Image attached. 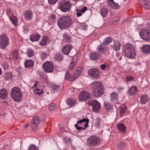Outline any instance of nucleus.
I'll return each instance as SVG.
<instances>
[{
  "label": "nucleus",
  "instance_id": "obj_6",
  "mask_svg": "<svg viewBox=\"0 0 150 150\" xmlns=\"http://www.w3.org/2000/svg\"><path fill=\"white\" fill-rule=\"evenodd\" d=\"M9 39L7 35L3 34L0 35V48L4 49L9 44Z\"/></svg>",
  "mask_w": 150,
  "mask_h": 150
},
{
  "label": "nucleus",
  "instance_id": "obj_13",
  "mask_svg": "<svg viewBox=\"0 0 150 150\" xmlns=\"http://www.w3.org/2000/svg\"><path fill=\"white\" fill-rule=\"evenodd\" d=\"M90 95V94L86 92L83 91L80 93L79 95V99L82 101L88 99L89 98Z\"/></svg>",
  "mask_w": 150,
  "mask_h": 150
},
{
  "label": "nucleus",
  "instance_id": "obj_55",
  "mask_svg": "<svg viewBox=\"0 0 150 150\" xmlns=\"http://www.w3.org/2000/svg\"><path fill=\"white\" fill-rule=\"evenodd\" d=\"M87 10V8L86 7H84L82 8L80 10L81 12L82 13H84L85 11Z\"/></svg>",
  "mask_w": 150,
  "mask_h": 150
},
{
  "label": "nucleus",
  "instance_id": "obj_4",
  "mask_svg": "<svg viewBox=\"0 0 150 150\" xmlns=\"http://www.w3.org/2000/svg\"><path fill=\"white\" fill-rule=\"evenodd\" d=\"M11 95L13 100L16 102L21 101L23 97L20 90L17 87H13L11 90Z\"/></svg>",
  "mask_w": 150,
  "mask_h": 150
},
{
  "label": "nucleus",
  "instance_id": "obj_23",
  "mask_svg": "<svg viewBox=\"0 0 150 150\" xmlns=\"http://www.w3.org/2000/svg\"><path fill=\"white\" fill-rule=\"evenodd\" d=\"M149 99L147 95H142L140 99V103L142 104H145L148 101Z\"/></svg>",
  "mask_w": 150,
  "mask_h": 150
},
{
  "label": "nucleus",
  "instance_id": "obj_51",
  "mask_svg": "<svg viewBox=\"0 0 150 150\" xmlns=\"http://www.w3.org/2000/svg\"><path fill=\"white\" fill-rule=\"evenodd\" d=\"M89 122V120L87 118L86 119V120L84 122H85V124H84V128H85V129L88 127V123Z\"/></svg>",
  "mask_w": 150,
  "mask_h": 150
},
{
  "label": "nucleus",
  "instance_id": "obj_11",
  "mask_svg": "<svg viewBox=\"0 0 150 150\" xmlns=\"http://www.w3.org/2000/svg\"><path fill=\"white\" fill-rule=\"evenodd\" d=\"M140 35L143 40L147 41H150V30L143 29L139 33Z\"/></svg>",
  "mask_w": 150,
  "mask_h": 150
},
{
  "label": "nucleus",
  "instance_id": "obj_52",
  "mask_svg": "<svg viewBox=\"0 0 150 150\" xmlns=\"http://www.w3.org/2000/svg\"><path fill=\"white\" fill-rule=\"evenodd\" d=\"M81 28L82 30H86L87 28V25L83 24L82 25V28Z\"/></svg>",
  "mask_w": 150,
  "mask_h": 150
},
{
  "label": "nucleus",
  "instance_id": "obj_7",
  "mask_svg": "<svg viewBox=\"0 0 150 150\" xmlns=\"http://www.w3.org/2000/svg\"><path fill=\"white\" fill-rule=\"evenodd\" d=\"M88 75L94 79H97L100 76V73L98 69L96 68H91L88 71Z\"/></svg>",
  "mask_w": 150,
  "mask_h": 150
},
{
  "label": "nucleus",
  "instance_id": "obj_60",
  "mask_svg": "<svg viewBox=\"0 0 150 150\" xmlns=\"http://www.w3.org/2000/svg\"><path fill=\"white\" fill-rule=\"evenodd\" d=\"M3 67L5 69H7L8 67V65L6 63H5L4 64Z\"/></svg>",
  "mask_w": 150,
  "mask_h": 150
},
{
  "label": "nucleus",
  "instance_id": "obj_58",
  "mask_svg": "<svg viewBox=\"0 0 150 150\" xmlns=\"http://www.w3.org/2000/svg\"><path fill=\"white\" fill-rule=\"evenodd\" d=\"M71 77L70 74L68 72H66L65 75V79L66 80L69 79Z\"/></svg>",
  "mask_w": 150,
  "mask_h": 150
},
{
  "label": "nucleus",
  "instance_id": "obj_53",
  "mask_svg": "<svg viewBox=\"0 0 150 150\" xmlns=\"http://www.w3.org/2000/svg\"><path fill=\"white\" fill-rule=\"evenodd\" d=\"M77 73H76V74L74 75V76H73L74 77V78H77V77L78 76V75H79L81 72V71L80 70H77Z\"/></svg>",
  "mask_w": 150,
  "mask_h": 150
},
{
  "label": "nucleus",
  "instance_id": "obj_45",
  "mask_svg": "<svg viewBox=\"0 0 150 150\" xmlns=\"http://www.w3.org/2000/svg\"><path fill=\"white\" fill-rule=\"evenodd\" d=\"M64 139L65 140V142L66 143L70 144H71V139L67 137L64 138Z\"/></svg>",
  "mask_w": 150,
  "mask_h": 150
},
{
  "label": "nucleus",
  "instance_id": "obj_49",
  "mask_svg": "<svg viewBox=\"0 0 150 150\" xmlns=\"http://www.w3.org/2000/svg\"><path fill=\"white\" fill-rule=\"evenodd\" d=\"M57 0H48L49 3L51 4H55Z\"/></svg>",
  "mask_w": 150,
  "mask_h": 150
},
{
  "label": "nucleus",
  "instance_id": "obj_20",
  "mask_svg": "<svg viewBox=\"0 0 150 150\" xmlns=\"http://www.w3.org/2000/svg\"><path fill=\"white\" fill-rule=\"evenodd\" d=\"M72 49L71 45H68L65 46L62 50V52L64 54L68 55Z\"/></svg>",
  "mask_w": 150,
  "mask_h": 150
},
{
  "label": "nucleus",
  "instance_id": "obj_25",
  "mask_svg": "<svg viewBox=\"0 0 150 150\" xmlns=\"http://www.w3.org/2000/svg\"><path fill=\"white\" fill-rule=\"evenodd\" d=\"M40 37V35L38 34H35L31 35L30 39L31 41L33 42L38 41Z\"/></svg>",
  "mask_w": 150,
  "mask_h": 150
},
{
  "label": "nucleus",
  "instance_id": "obj_43",
  "mask_svg": "<svg viewBox=\"0 0 150 150\" xmlns=\"http://www.w3.org/2000/svg\"><path fill=\"white\" fill-rule=\"evenodd\" d=\"M46 53L45 52H42L40 54L41 58L42 60L44 59L46 57Z\"/></svg>",
  "mask_w": 150,
  "mask_h": 150
},
{
  "label": "nucleus",
  "instance_id": "obj_1",
  "mask_svg": "<svg viewBox=\"0 0 150 150\" xmlns=\"http://www.w3.org/2000/svg\"><path fill=\"white\" fill-rule=\"evenodd\" d=\"M72 23V20L69 15L60 17L57 22V25L61 30L69 28Z\"/></svg>",
  "mask_w": 150,
  "mask_h": 150
},
{
  "label": "nucleus",
  "instance_id": "obj_38",
  "mask_svg": "<svg viewBox=\"0 0 150 150\" xmlns=\"http://www.w3.org/2000/svg\"><path fill=\"white\" fill-rule=\"evenodd\" d=\"M97 50L99 52H103L106 51V48H103V44H100L98 46Z\"/></svg>",
  "mask_w": 150,
  "mask_h": 150
},
{
  "label": "nucleus",
  "instance_id": "obj_8",
  "mask_svg": "<svg viewBox=\"0 0 150 150\" xmlns=\"http://www.w3.org/2000/svg\"><path fill=\"white\" fill-rule=\"evenodd\" d=\"M88 104L89 106H92V110L94 112H97L101 108L100 103L97 100L88 102Z\"/></svg>",
  "mask_w": 150,
  "mask_h": 150
},
{
  "label": "nucleus",
  "instance_id": "obj_44",
  "mask_svg": "<svg viewBox=\"0 0 150 150\" xmlns=\"http://www.w3.org/2000/svg\"><path fill=\"white\" fill-rule=\"evenodd\" d=\"M74 126L75 128L78 130L81 131L85 129V128L82 127H79L78 125L77 124H75L74 125Z\"/></svg>",
  "mask_w": 150,
  "mask_h": 150
},
{
  "label": "nucleus",
  "instance_id": "obj_37",
  "mask_svg": "<svg viewBox=\"0 0 150 150\" xmlns=\"http://www.w3.org/2000/svg\"><path fill=\"white\" fill-rule=\"evenodd\" d=\"M100 14L103 17H105L107 15L108 13V10L105 8H102L100 10Z\"/></svg>",
  "mask_w": 150,
  "mask_h": 150
},
{
  "label": "nucleus",
  "instance_id": "obj_41",
  "mask_svg": "<svg viewBox=\"0 0 150 150\" xmlns=\"http://www.w3.org/2000/svg\"><path fill=\"white\" fill-rule=\"evenodd\" d=\"M117 146L118 149H121L125 146V143L122 141H119L117 143Z\"/></svg>",
  "mask_w": 150,
  "mask_h": 150
},
{
  "label": "nucleus",
  "instance_id": "obj_61",
  "mask_svg": "<svg viewBox=\"0 0 150 150\" xmlns=\"http://www.w3.org/2000/svg\"><path fill=\"white\" fill-rule=\"evenodd\" d=\"M82 13L79 11H78L76 13V15L78 17L82 15Z\"/></svg>",
  "mask_w": 150,
  "mask_h": 150
},
{
  "label": "nucleus",
  "instance_id": "obj_19",
  "mask_svg": "<svg viewBox=\"0 0 150 150\" xmlns=\"http://www.w3.org/2000/svg\"><path fill=\"white\" fill-rule=\"evenodd\" d=\"M138 91L137 87L135 86H132L127 91V93L129 96L135 95Z\"/></svg>",
  "mask_w": 150,
  "mask_h": 150
},
{
  "label": "nucleus",
  "instance_id": "obj_2",
  "mask_svg": "<svg viewBox=\"0 0 150 150\" xmlns=\"http://www.w3.org/2000/svg\"><path fill=\"white\" fill-rule=\"evenodd\" d=\"M93 89V95L96 97H100L104 93V88L102 83L95 81L91 83Z\"/></svg>",
  "mask_w": 150,
  "mask_h": 150
},
{
  "label": "nucleus",
  "instance_id": "obj_17",
  "mask_svg": "<svg viewBox=\"0 0 150 150\" xmlns=\"http://www.w3.org/2000/svg\"><path fill=\"white\" fill-rule=\"evenodd\" d=\"M121 46L120 42L117 40H114L113 44L111 45V48L115 51H118L120 49Z\"/></svg>",
  "mask_w": 150,
  "mask_h": 150
},
{
  "label": "nucleus",
  "instance_id": "obj_27",
  "mask_svg": "<svg viewBox=\"0 0 150 150\" xmlns=\"http://www.w3.org/2000/svg\"><path fill=\"white\" fill-rule=\"evenodd\" d=\"M127 110V108L125 105L124 104L121 105L119 107V110L120 114L121 115H124Z\"/></svg>",
  "mask_w": 150,
  "mask_h": 150
},
{
  "label": "nucleus",
  "instance_id": "obj_46",
  "mask_svg": "<svg viewBox=\"0 0 150 150\" xmlns=\"http://www.w3.org/2000/svg\"><path fill=\"white\" fill-rule=\"evenodd\" d=\"M55 104L54 103H52L49 107V110L50 111H52L55 108Z\"/></svg>",
  "mask_w": 150,
  "mask_h": 150
},
{
  "label": "nucleus",
  "instance_id": "obj_26",
  "mask_svg": "<svg viewBox=\"0 0 150 150\" xmlns=\"http://www.w3.org/2000/svg\"><path fill=\"white\" fill-rule=\"evenodd\" d=\"M142 52L145 54L150 53V45H145L142 47Z\"/></svg>",
  "mask_w": 150,
  "mask_h": 150
},
{
  "label": "nucleus",
  "instance_id": "obj_35",
  "mask_svg": "<svg viewBox=\"0 0 150 150\" xmlns=\"http://www.w3.org/2000/svg\"><path fill=\"white\" fill-rule=\"evenodd\" d=\"M63 37L65 40L68 42H70L71 41V38L66 33L63 34Z\"/></svg>",
  "mask_w": 150,
  "mask_h": 150
},
{
  "label": "nucleus",
  "instance_id": "obj_12",
  "mask_svg": "<svg viewBox=\"0 0 150 150\" xmlns=\"http://www.w3.org/2000/svg\"><path fill=\"white\" fill-rule=\"evenodd\" d=\"M40 122V120L38 118V116H35L33 117L31 122V125L33 130L35 131L38 128V125Z\"/></svg>",
  "mask_w": 150,
  "mask_h": 150
},
{
  "label": "nucleus",
  "instance_id": "obj_47",
  "mask_svg": "<svg viewBox=\"0 0 150 150\" xmlns=\"http://www.w3.org/2000/svg\"><path fill=\"white\" fill-rule=\"evenodd\" d=\"M86 120V119L84 118L82 120H81L79 121H77V124H78L79 125L81 124L83 122H84Z\"/></svg>",
  "mask_w": 150,
  "mask_h": 150
},
{
  "label": "nucleus",
  "instance_id": "obj_30",
  "mask_svg": "<svg viewBox=\"0 0 150 150\" xmlns=\"http://www.w3.org/2000/svg\"><path fill=\"white\" fill-rule=\"evenodd\" d=\"M104 107L108 111H110L112 109L113 106L109 103L105 102L104 103Z\"/></svg>",
  "mask_w": 150,
  "mask_h": 150
},
{
  "label": "nucleus",
  "instance_id": "obj_15",
  "mask_svg": "<svg viewBox=\"0 0 150 150\" xmlns=\"http://www.w3.org/2000/svg\"><path fill=\"white\" fill-rule=\"evenodd\" d=\"M24 16L26 20L28 21H31L33 18V13L31 11H26L25 12Z\"/></svg>",
  "mask_w": 150,
  "mask_h": 150
},
{
  "label": "nucleus",
  "instance_id": "obj_28",
  "mask_svg": "<svg viewBox=\"0 0 150 150\" xmlns=\"http://www.w3.org/2000/svg\"><path fill=\"white\" fill-rule=\"evenodd\" d=\"M34 63V62L32 60H27L25 61L24 65L26 68L31 67L33 66Z\"/></svg>",
  "mask_w": 150,
  "mask_h": 150
},
{
  "label": "nucleus",
  "instance_id": "obj_54",
  "mask_svg": "<svg viewBox=\"0 0 150 150\" xmlns=\"http://www.w3.org/2000/svg\"><path fill=\"white\" fill-rule=\"evenodd\" d=\"M75 64L71 62L70 65L69 67V69H72L74 67Z\"/></svg>",
  "mask_w": 150,
  "mask_h": 150
},
{
  "label": "nucleus",
  "instance_id": "obj_42",
  "mask_svg": "<svg viewBox=\"0 0 150 150\" xmlns=\"http://www.w3.org/2000/svg\"><path fill=\"white\" fill-rule=\"evenodd\" d=\"M28 150H38V149L35 145L31 144L29 146V149Z\"/></svg>",
  "mask_w": 150,
  "mask_h": 150
},
{
  "label": "nucleus",
  "instance_id": "obj_62",
  "mask_svg": "<svg viewBox=\"0 0 150 150\" xmlns=\"http://www.w3.org/2000/svg\"><path fill=\"white\" fill-rule=\"evenodd\" d=\"M51 17L52 19L54 20L55 18V16L54 15H52L51 16Z\"/></svg>",
  "mask_w": 150,
  "mask_h": 150
},
{
  "label": "nucleus",
  "instance_id": "obj_16",
  "mask_svg": "<svg viewBox=\"0 0 150 150\" xmlns=\"http://www.w3.org/2000/svg\"><path fill=\"white\" fill-rule=\"evenodd\" d=\"M107 4L108 6L113 9H117L120 7L117 3H115L113 0H108Z\"/></svg>",
  "mask_w": 150,
  "mask_h": 150
},
{
  "label": "nucleus",
  "instance_id": "obj_24",
  "mask_svg": "<svg viewBox=\"0 0 150 150\" xmlns=\"http://www.w3.org/2000/svg\"><path fill=\"white\" fill-rule=\"evenodd\" d=\"M8 95L7 91L5 88H2L0 90V98L4 99Z\"/></svg>",
  "mask_w": 150,
  "mask_h": 150
},
{
  "label": "nucleus",
  "instance_id": "obj_59",
  "mask_svg": "<svg viewBox=\"0 0 150 150\" xmlns=\"http://www.w3.org/2000/svg\"><path fill=\"white\" fill-rule=\"evenodd\" d=\"M77 61V58L76 57H74L72 59L71 62L75 64Z\"/></svg>",
  "mask_w": 150,
  "mask_h": 150
},
{
  "label": "nucleus",
  "instance_id": "obj_10",
  "mask_svg": "<svg viewBox=\"0 0 150 150\" xmlns=\"http://www.w3.org/2000/svg\"><path fill=\"white\" fill-rule=\"evenodd\" d=\"M43 67L44 70L47 72L52 73L53 71L54 66L51 62H45Z\"/></svg>",
  "mask_w": 150,
  "mask_h": 150
},
{
  "label": "nucleus",
  "instance_id": "obj_31",
  "mask_svg": "<svg viewBox=\"0 0 150 150\" xmlns=\"http://www.w3.org/2000/svg\"><path fill=\"white\" fill-rule=\"evenodd\" d=\"M66 102L68 105L70 107H71L75 104V101L71 98H67Z\"/></svg>",
  "mask_w": 150,
  "mask_h": 150
},
{
  "label": "nucleus",
  "instance_id": "obj_5",
  "mask_svg": "<svg viewBox=\"0 0 150 150\" xmlns=\"http://www.w3.org/2000/svg\"><path fill=\"white\" fill-rule=\"evenodd\" d=\"M100 138L95 135L90 136L87 140V144L91 147H96L100 144Z\"/></svg>",
  "mask_w": 150,
  "mask_h": 150
},
{
  "label": "nucleus",
  "instance_id": "obj_56",
  "mask_svg": "<svg viewBox=\"0 0 150 150\" xmlns=\"http://www.w3.org/2000/svg\"><path fill=\"white\" fill-rule=\"evenodd\" d=\"M100 68L102 70H104L106 68V65L105 64H103L100 65Z\"/></svg>",
  "mask_w": 150,
  "mask_h": 150
},
{
  "label": "nucleus",
  "instance_id": "obj_57",
  "mask_svg": "<svg viewBox=\"0 0 150 150\" xmlns=\"http://www.w3.org/2000/svg\"><path fill=\"white\" fill-rule=\"evenodd\" d=\"M52 88L54 90L57 91V90L59 88V86L54 85L52 86Z\"/></svg>",
  "mask_w": 150,
  "mask_h": 150
},
{
  "label": "nucleus",
  "instance_id": "obj_63",
  "mask_svg": "<svg viewBox=\"0 0 150 150\" xmlns=\"http://www.w3.org/2000/svg\"><path fill=\"white\" fill-rule=\"evenodd\" d=\"M43 93L42 91H41L40 92H36V93L38 94V95H40L41 94V93Z\"/></svg>",
  "mask_w": 150,
  "mask_h": 150
},
{
  "label": "nucleus",
  "instance_id": "obj_14",
  "mask_svg": "<svg viewBox=\"0 0 150 150\" xmlns=\"http://www.w3.org/2000/svg\"><path fill=\"white\" fill-rule=\"evenodd\" d=\"M7 13L8 16L10 17V18L12 21L13 24L14 25H17V20L16 18L14 16H12L13 13L11 10L8 9L7 10Z\"/></svg>",
  "mask_w": 150,
  "mask_h": 150
},
{
  "label": "nucleus",
  "instance_id": "obj_29",
  "mask_svg": "<svg viewBox=\"0 0 150 150\" xmlns=\"http://www.w3.org/2000/svg\"><path fill=\"white\" fill-rule=\"evenodd\" d=\"M54 58L57 61H61L63 60V56L61 53H58L54 55Z\"/></svg>",
  "mask_w": 150,
  "mask_h": 150
},
{
  "label": "nucleus",
  "instance_id": "obj_9",
  "mask_svg": "<svg viewBox=\"0 0 150 150\" xmlns=\"http://www.w3.org/2000/svg\"><path fill=\"white\" fill-rule=\"evenodd\" d=\"M71 8V4L69 1L62 2L59 5L60 10L63 12L68 11Z\"/></svg>",
  "mask_w": 150,
  "mask_h": 150
},
{
  "label": "nucleus",
  "instance_id": "obj_34",
  "mask_svg": "<svg viewBox=\"0 0 150 150\" xmlns=\"http://www.w3.org/2000/svg\"><path fill=\"white\" fill-rule=\"evenodd\" d=\"M112 41V39L108 37L104 39L103 43L104 45L106 46L108 45Z\"/></svg>",
  "mask_w": 150,
  "mask_h": 150
},
{
  "label": "nucleus",
  "instance_id": "obj_33",
  "mask_svg": "<svg viewBox=\"0 0 150 150\" xmlns=\"http://www.w3.org/2000/svg\"><path fill=\"white\" fill-rule=\"evenodd\" d=\"M143 5L144 8L147 9H150V3L146 0H144Z\"/></svg>",
  "mask_w": 150,
  "mask_h": 150
},
{
  "label": "nucleus",
  "instance_id": "obj_50",
  "mask_svg": "<svg viewBox=\"0 0 150 150\" xmlns=\"http://www.w3.org/2000/svg\"><path fill=\"white\" fill-rule=\"evenodd\" d=\"M7 147V145L4 146L3 145H0V150H5Z\"/></svg>",
  "mask_w": 150,
  "mask_h": 150
},
{
  "label": "nucleus",
  "instance_id": "obj_3",
  "mask_svg": "<svg viewBox=\"0 0 150 150\" xmlns=\"http://www.w3.org/2000/svg\"><path fill=\"white\" fill-rule=\"evenodd\" d=\"M126 56L130 59L134 58L135 56V52L133 46L130 44L125 45L122 48Z\"/></svg>",
  "mask_w": 150,
  "mask_h": 150
},
{
  "label": "nucleus",
  "instance_id": "obj_39",
  "mask_svg": "<svg viewBox=\"0 0 150 150\" xmlns=\"http://www.w3.org/2000/svg\"><path fill=\"white\" fill-rule=\"evenodd\" d=\"M110 96L111 99L113 101L117 99L118 98L117 94L115 92L112 93L110 94Z\"/></svg>",
  "mask_w": 150,
  "mask_h": 150
},
{
  "label": "nucleus",
  "instance_id": "obj_32",
  "mask_svg": "<svg viewBox=\"0 0 150 150\" xmlns=\"http://www.w3.org/2000/svg\"><path fill=\"white\" fill-rule=\"evenodd\" d=\"M26 54L28 57L30 58L32 57L34 55V51L33 49L29 48L28 49L26 52Z\"/></svg>",
  "mask_w": 150,
  "mask_h": 150
},
{
  "label": "nucleus",
  "instance_id": "obj_40",
  "mask_svg": "<svg viewBox=\"0 0 150 150\" xmlns=\"http://www.w3.org/2000/svg\"><path fill=\"white\" fill-rule=\"evenodd\" d=\"M12 78V74L10 72L7 73L5 75L4 79L6 81L11 80Z\"/></svg>",
  "mask_w": 150,
  "mask_h": 150
},
{
  "label": "nucleus",
  "instance_id": "obj_48",
  "mask_svg": "<svg viewBox=\"0 0 150 150\" xmlns=\"http://www.w3.org/2000/svg\"><path fill=\"white\" fill-rule=\"evenodd\" d=\"M126 79H127V81H129L131 80H133L134 79V78L132 76H127L126 77Z\"/></svg>",
  "mask_w": 150,
  "mask_h": 150
},
{
  "label": "nucleus",
  "instance_id": "obj_22",
  "mask_svg": "<svg viewBox=\"0 0 150 150\" xmlns=\"http://www.w3.org/2000/svg\"><path fill=\"white\" fill-rule=\"evenodd\" d=\"M117 127L119 131L122 133H125L126 130V126L123 123L119 124L117 125Z\"/></svg>",
  "mask_w": 150,
  "mask_h": 150
},
{
  "label": "nucleus",
  "instance_id": "obj_21",
  "mask_svg": "<svg viewBox=\"0 0 150 150\" xmlns=\"http://www.w3.org/2000/svg\"><path fill=\"white\" fill-rule=\"evenodd\" d=\"M100 55L98 52H91L90 54L89 57L92 60H95L99 58Z\"/></svg>",
  "mask_w": 150,
  "mask_h": 150
},
{
  "label": "nucleus",
  "instance_id": "obj_36",
  "mask_svg": "<svg viewBox=\"0 0 150 150\" xmlns=\"http://www.w3.org/2000/svg\"><path fill=\"white\" fill-rule=\"evenodd\" d=\"M12 56L13 59H17L19 57L18 50H16L13 52Z\"/></svg>",
  "mask_w": 150,
  "mask_h": 150
},
{
  "label": "nucleus",
  "instance_id": "obj_64",
  "mask_svg": "<svg viewBox=\"0 0 150 150\" xmlns=\"http://www.w3.org/2000/svg\"><path fill=\"white\" fill-rule=\"evenodd\" d=\"M29 125V124H25V127L26 128H27L28 127Z\"/></svg>",
  "mask_w": 150,
  "mask_h": 150
},
{
  "label": "nucleus",
  "instance_id": "obj_18",
  "mask_svg": "<svg viewBox=\"0 0 150 150\" xmlns=\"http://www.w3.org/2000/svg\"><path fill=\"white\" fill-rule=\"evenodd\" d=\"M50 42V40L48 37L46 36L42 37L39 44L42 46H45L47 45Z\"/></svg>",
  "mask_w": 150,
  "mask_h": 150
}]
</instances>
